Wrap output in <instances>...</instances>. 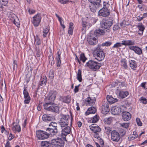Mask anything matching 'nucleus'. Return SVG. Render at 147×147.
Here are the masks:
<instances>
[{"label":"nucleus","instance_id":"f257e3e1","mask_svg":"<svg viewBox=\"0 0 147 147\" xmlns=\"http://www.w3.org/2000/svg\"><path fill=\"white\" fill-rule=\"evenodd\" d=\"M93 53L95 58L99 61L103 60L105 57V53L100 46L95 48Z\"/></svg>","mask_w":147,"mask_h":147},{"label":"nucleus","instance_id":"f03ea898","mask_svg":"<svg viewBox=\"0 0 147 147\" xmlns=\"http://www.w3.org/2000/svg\"><path fill=\"white\" fill-rule=\"evenodd\" d=\"M43 106L44 109L48 111L57 113L59 110L58 107L53 102H47Z\"/></svg>","mask_w":147,"mask_h":147},{"label":"nucleus","instance_id":"7ed1b4c3","mask_svg":"<svg viewBox=\"0 0 147 147\" xmlns=\"http://www.w3.org/2000/svg\"><path fill=\"white\" fill-rule=\"evenodd\" d=\"M85 66L94 71H96L100 68L101 64L95 61L90 60L86 63Z\"/></svg>","mask_w":147,"mask_h":147},{"label":"nucleus","instance_id":"20e7f679","mask_svg":"<svg viewBox=\"0 0 147 147\" xmlns=\"http://www.w3.org/2000/svg\"><path fill=\"white\" fill-rule=\"evenodd\" d=\"M60 117L59 123L62 128L67 125L70 119L69 116L61 114L60 115Z\"/></svg>","mask_w":147,"mask_h":147},{"label":"nucleus","instance_id":"39448f33","mask_svg":"<svg viewBox=\"0 0 147 147\" xmlns=\"http://www.w3.org/2000/svg\"><path fill=\"white\" fill-rule=\"evenodd\" d=\"M64 142L61 138L53 139L51 140V144L53 147H63Z\"/></svg>","mask_w":147,"mask_h":147},{"label":"nucleus","instance_id":"423d86ee","mask_svg":"<svg viewBox=\"0 0 147 147\" xmlns=\"http://www.w3.org/2000/svg\"><path fill=\"white\" fill-rule=\"evenodd\" d=\"M113 23V21L111 19H107L101 24V27L104 29H107L109 30L110 27Z\"/></svg>","mask_w":147,"mask_h":147},{"label":"nucleus","instance_id":"0eeeda50","mask_svg":"<svg viewBox=\"0 0 147 147\" xmlns=\"http://www.w3.org/2000/svg\"><path fill=\"white\" fill-rule=\"evenodd\" d=\"M36 135L37 138L39 140H43L47 138L49 136L47 131L38 130L36 131Z\"/></svg>","mask_w":147,"mask_h":147},{"label":"nucleus","instance_id":"6e6552de","mask_svg":"<svg viewBox=\"0 0 147 147\" xmlns=\"http://www.w3.org/2000/svg\"><path fill=\"white\" fill-rule=\"evenodd\" d=\"M120 137L118 132L116 131H113L111 133V140L113 142H118L120 139Z\"/></svg>","mask_w":147,"mask_h":147},{"label":"nucleus","instance_id":"1a4fd4ad","mask_svg":"<svg viewBox=\"0 0 147 147\" xmlns=\"http://www.w3.org/2000/svg\"><path fill=\"white\" fill-rule=\"evenodd\" d=\"M41 20L40 14L38 13L35 15L32 18V23L35 26H38Z\"/></svg>","mask_w":147,"mask_h":147},{"label":"nucleus","instance_id":"9d476101","mask_svg":"<svg viewBox=\"0 0 147 147\" xmlns=\"http://www.w3.org/2000/svg\"><path fill=\"white\" fill-rule=\"evenodd\" d=\"M71 131V128L67 126L62 129L61 134V138L66 140V136L69 134Z\"/></svg>","mask_w":147,"mask_h":147},{"label":"nucleus","instance_id":"9b49d317","mask_svg":"<svg viewBox=\"0 0 147 147\" xmlns=\"http://www.w3.org/2000/svg\"><path fill=\"white\" fill-rule=\"evenodd\" d=\"M110 14L109 10L107 8L103 7L98 12V14L99 16L102 17H106L108 16Z\"/></svg>","mask_w":147,"mask_h":147},{"label":"nucleus","instance_id":"f8f14e48","mask_svg":"<svg viewBox=\"0 0 147 147\" xmlns=\"http://www.w3.org/2000/svg\"><path fill=\"white\" fill-rule=\"evenodd\" d=\"M56 95V92L55 91H52L49 95L48 97L45 99V100L46 102L50 101V102H53L55 98Z\"/></svg>","mask_w":147,"mask_h":147},{"label":"nucleus","instance_id":"ddd939ff","mask_svg":"<svg viewBox=\"0 0 147 147\" xmlns=\"http://www.w3.org/2000/svg\"><path fill=\"white\" fill-rule=\"evenodd\" d=\"M89 127L90 129L94 133L98 134L101 130V128L96 124H92Z\"/></svg>","mask_w":147,"mask_h":147},{"label":"nucleus","instance_id":"4468645a","mask_svg":"<svg viewBox=\"0 0 147 147\" xmlns=\"http://www.w3.org/2000/svg\"><path fill=\"white\" fill-rule=\"evenodd\" d=\"M23 94L25 100L24 101V103L28 104L29 103L30 100V97L29 96V93L27 91L26 88H24L23 91Z\"/></svg>","mask_w":147,"mask_h":147},{"label":"nucleus","instance_id":"2eb2a0df","mask_svg":"<svg viewBox=\"0 0 147 147\" xmlns=\"http://www.w3.org/2000/svg\"><path fill=\"white\" fill-rule=\"evenodd\" d=\"M87 40L88 42L91 45H96L97 42L96 40V38L90 35H88L87 36Z\"/></svg>","mask_w":147,"mask_h":147},{"label":"nucleus","instance_id":"dca6fc26","mask_svg":"<svg viewBox=\"0 0 147 147\" xmlns=\"http://www.w3.org/2000/svg\"><path fill=\"white\" fill-rule=\"evenodd\" d=\"M122 119L125 121L129 120L131 118L130 114L126 111L123 112L122 113Z\"/></svg>","mask_w":147,"mask_h":147},{"label":"nucleus","instance_id":"f3484780","mask_svg":"<svg viewBox=\"0 0 147 147\" xmlns=\"http://www.w3.org/2000/svg\"><path fill=\"white\" fill-rule=\"evenodd\" d=\"M49 137L50 135L51 136L55 135L58 132L57 129H52L51 127L48 128L46 130Z\"/></svg>","mask_w":147,"mask_h":147},{"label":"nucleus","instance_id":"a211bd4d","mask_svg":"<svg viewBox=\"0 0 147 147\" xmlns=\"http://www.w3.org/2000/svg\"><path fill=\"white\" fill-rule=\"evenodd\" d=\"M112 113L114 115L119 114L121 112V109L119 107L114 106L111 110Z\"/></svg>","mask_w":147,"mask_h":147},{"label":"nucleus","instance_id":"6ab92c4d","mask_svg":"<svg viewBox=\"0 0 147 147\" xmlns=\"http://www.w3.org/2000/svg\"><path fill=\"white\" fill-rule=\"evenodd\" d=\"M130 49L134 51L136 54L140 55L142 53V49L139 47L136 46H130L129 47Z\"/></svg>","mask_w":147,"mask_h":147},{"label":"nucleus","instance_id":"aec40b11","mask_svg":"<svg viewBox=\"0 0 147 147\" xmlns=\"http://www.w3.org/2000/svg\"><path fill=\"white\" fill-rule=\"evenodd\" d=\"M100 5H98L97 4L92 3L89 6L90 10L93 12L94 13L98 10V8Z\"/></svg>","mask_w":147,"mask_h":147},{"label":"nucleus","instance_id":"412c9836","mask_svg":"<svg viewBox=\"0 0 147 147\" xmlns=\"http://www.w3.org/2000/svg\"><path fill=\"white\" fill-rule=\"evenodd\" d=\"M76 60H77L78 61V62L80 64L81 63L80 60L82 61L83 63H84L85 62L86 60L87 59L85 57L84 53H82L80 55V60L77 57V56L76 55Z\"/></svg>","mask_w":147,"mask_h":147},{"label":"nucleus","instance_id":"4be33fe9","mask_svg":"<svg viewBox=\"0 0 147 147\" xmlns=\"http://www.w3.org/2000/svg\"><path fill=\"white\" fill-rule=\"evenodd\" d=\"M42 119L45 122L51 121L53 119V116H51L50 115L45 114L43 115Z\"/></svg>","mask_w":147,"mask_h":147},{"label":"nucleus","instance_id":"5701e85b","mask_svg":"<svg viewBox=\"0 0 147 147\" xmlns=\"http://www.w3.org/2000/svg\"><path fill=\"white\" fill-rule=\"evenodd\" d=\"M47 78L45 76L41 77L39 82V85L45 86L46 84Z\"/></svg>","mask_w":147,"mask_h":147},{"label":"nucleus","instance_id":"b1692460","mask_svg":"<svg viewBox=\"0 0 147 147\" xmlns=\"http://www.w3.org/2000/svg\"><path fill=\"white\" fill-rule=\"evenodd\" d=\"M61 53L60 50L58 51L57 53V55L56 57V59L57 61V66L58 67H59L60 66V65L61 64L60 55L61 54Z\"/></svg>","mask_w":147,"mask_h":147},{"label":"nucleus","instance_id":"393cba45","mask_svg":"<svg viewBox=\"0 0 147 147\" xmlns=\"http://www.w3.org/2000/svg\"><path fill=\"white\" fill-rule=\"evenodd\" d=\"M60 100L64 102L69 103L71 101V97L69 95L64 97H61L60 98Z\"/></svg>","mask_w":147,"mask_h":147},{"label":"nucleus","instance_id":"a878e982","mask_svg":"<svg viewBox=\"0 0 147 147\" xmlns=\"http://www.w3.org/2000/svg\"><path fill=\"white\" fill-rule=\"evenodd\" d=\"M122 45L125 46H129L134 45L135 43L133 40H130L122 41Z\"/></svg>","mask_w":147,"mask_h":147},{"label":"nucleus","instance_id":"bb28decb","mask_svg":"<svg viewBox=\"0 0 147 147\" xmlns=\"http://www.w3.org/2000/svg\"><path fill=\"white\" fill-rule=\"evenodd\" d=\"M107 99L108 102L112 104L117 101L118 100L116 98H114L111 96L108 95L107 97Z\"/></svg>","mask_w":147,"mask_h":147},{"label":"nucleus","instance_id":"cd10ccee","mask_svg":"<svg viewBox=\"0 0 147 147\" xmlns=\"http://www.w3.org/2000/svg\"><path fill=\"white\" fill-rule=\"evenodd\" d=\"M137 27L139 29V31H138V34L140 35H142L145 29L144 26L143 25L142 23L139 24L138 25Z\"/></svg>","mask_w":147,"mask_h":147},{"label":"nucleus","instance_id":"c85d7f7f","mask_svg":"<svg viewBox=\"0 0 147 147\" xmlns=\"http://www.w3.org/2000/svg\"><path fill=\"white\" fill-rule=\"evenodd\" d=\"M96 109L93 107H91L88 109L85 113L86 115H88L90 114L94 113L96 112Z\"/></svg>","mask_w":147,"mask_h":147},{"label":"nucleus","instance_id":"c756f323","mask_svg":"<svg viewBox=\"0 0 147 147\" xmlns=\"http://www.w3.org/2000/svg\"><path fill=\"white\" fill-rule=\"evenodd\" d=\"M94 34L96 36H99L100 35H103L105 34V31L101 29L96 30L94 32Z\"/></svg>","mask_w":147,"mask_h":147},{"label":"nucleus","instance_id":"7c9ffc66","mask_svg":"<svg viewBox=\"0 0 147 147\" xmlns=\"http://www.w3.org/2000/svg\"><path fill=\"white\" fill-rule=\"evenodd\" d=\"M129 65L132 69L133 70H136L137 67V64L135 61L131 60L129 61Z\"/></svg>","mask_w":147,"mask_h":147},{"label":"nucleus","instance_id":"2f4dec72","mask_svg":"<svg viewBox=\"0 0 147 147\" xmlns=\"http://www.w3.org/2000/svg\"><path fill=\"white\" fill-rule=\"evenodd\" d=\"M21 127L20 125L17 124L14 125L12 127V130L13 132L16 133L17 131L20 132L21 131Z\"/></svg>","mask_w":147,"mask_h":147},{"label":"nucleus","instance_id":"473e14b6","mask_svg":"<svg viewBox=\"0 0 147 147\" xmlns=\"http://www.w3.org/2000/svg\"><path fill=\"white\" fill-rule=\"evenodd\" d=\"M51 144L49 142L47 141H42L41 143L42 147H51Z\"/></svg>","mask_w":147,"mask_h":147},{"label":"nucleus","instance_id":"72a5a7b5","mask_svg":"<svg viewBox=\"0 0 147 147\" xmlns=\"http://www.w3.org/2000/svg\"><path fill=\"white\" fill-rule=\"evenodd\" d=\"M86 101L88 103V104L90 105L94 104L95 102V99L94 97H89L88 98Z\"/></svg>","mask_w":147,"mask_h":147},{"label":"nucleus","instance_id":"f704fd0d","mask_svg":"<svg viewBox=\"0 0 147 147\" xmlns=\"http://www.w3.org/2000/svg\"><path fill=\"white\" fill-rule=\"evenodd\" d=\"M129 94L128 92L127 91H121L119 93V96L122 98H124L127 97Z\"/></svg>","mask_w":147,"mask_h":147},{"label":"nucleus","instance_id":"c9c22d12","mask_svg":"<svg viewBox=\"0 0 147 147\" xmlns=\"http://www.w3.org/2000/svg\"><path fill=\"white\" fill-rule=\"evenodd\" d=\"M121 66L124 69H127V61L125 59H122L121 61Z\"/></svg>","mask_w":147,"mask_h":147},{"label":"nucleus","instance_id":"e433bc0d","mask_svg":"<svg viewBox=\"0 0 147 147\" xmlns=\"http://www.w3.org/2000/svg\"><path fill=\"white\" fill-rule=\"evenodd\" d=\"M112 117H110L107 118L105 119L103 121L105 124H109L112 122Z\"/></svg>","mask_w":147,"mask_h":147},{"label":"nucleus","instance_id":"4c0bfd02","mask_svg":"<svg viewBox=\"0 0 147 147\" xmlns=\"http://www.w3.org/2000/svg\"><path fill=\"white\" fill-rule=\"evenodd\" d=\"M99 118V116L97 115H96L93 117L91 118L90 121L92 123H96L98 121Z\"/></svg>","mask_w":147,"mask_h":147},{"label":"nucleus","instance_id":"58836bf2","mask_svg":"<svg viewBox=\"0 0 147 147\" xmlns=\"http://www.w3.org/2000/svg\"><path fill=\"white\" fill-rule=\"evenodd\" d=\"M81 74L82 73L80 69H79L77 74V79L80 82H81L82 80Z\"/></svg>","mask_w":147,"mask_h":147},{"label":"nucleus","instance_id":"ea45409f","mask_svg":"<svg viewBox=\"0 0 147 147\" xmlns=\"http://www.w3.org/2000/svg\"><path fill=\"white\" fill-rule=\"evenodd\" d=\"M49 126L52 129H57V124L54 122H52L49 124Z\"/></svg>","mask_w":147,"mask_h":147},{"label":"nucleus","instance_id":"a19ab883","mask_svg":"<svg viewBox=\"0 0 147 147\" xmlns=\"http://www.w3.org/2000/svg\"><path fill=\"white\" fill-rule=\"evenodd\" d=\"M8 0H0V3L1 5L5 6H8Z\"/></svg>","mask_w":147,"mask_h":147},{"label":"nucleus","instance_id":"79ce46f5","mask_svg":"<svg viewBox=\"0 0 147 147\" xmlns=\"http://www.w3.org/2000/svg\"><path fill=\"white\" fill-rule=\"evenodd\" d=\"M89 1L92 3L97 4L98 5H100L101 0H88Z\"/></svg>","mask_w":147,"mask_h":147},{"label":"nucleus","instance_id":"37998d69","mask_svg":"<svg viewBox=\"0 0 147 147\" xmlns=\"http://www.w3.org/2000/svg\"><path fill=\"white\" fill-rule=\"evenodd\" d=\"M109 110H110L109 108L102 107V113L103 114H106L109 112Z\"/></svg>","mask_w":147,"mask_h":147},{"label":"nucleus","instance_id":"c03bdc74","mask_svg":"<svg viewBox=\"0 0 147 147\" xmlns=\"http://www.w3.org/2000/svg\"><path fill=\"white\" fill-rule=\"evenodd\" d=\"M34 38L35 42L36 43V44L38 45H39L41 43L40 39L37 36L35 37Z\"/></svg>","mask_w":147,"mask_h":147},{"label":"nucleus","instance_id":"a18cd8bd","mask_svg":"<svg viewBox=\"0 0 147 147\" xmlns=\"http://www.w3.org/2000/svg\"><path fill=\"white\" fill-rule=\"evenodd\" d=\"M13 23L18 27L20 26V23L18 19L17 18L14 19L13 20Z\"/></svg>","mask_w":147,"mask_h":147},{"label":"nucleus","instance_id":"49530a36","mask_svg":"<svg viewBox=\"0 0 147 147\" xmlns=\"http://www.w3.org/2000/svg\"><path fill=\"white\" fill-rule=\"evenodd\" d=\"M1 89V90L4 92H5L6 91V87L5 83L4 84H3V83H2Z\"/></svg>","mask_w":147,"mask_h":147},{"label":"nucleus","instance_id":"de8ad7c7","mask_svg":"<svg viewBox=\"0 0 147 147\" xmlns=\"http://www.w3.org/2000/svg\"><path fill=\"white\" fill-rule=\"evenodd\" d=\"M105 132L107 134H109L111 131L112 129L110 127H105Z\"/></svg>","mask_w":147,"mask_h":147},{"label":"nucleus","instance_id":"09e8293b","mask_svg":"<svg viewBox=\"0 0 147 147\" xmlns=\"http://www.w3.org/2000/svg\"><path fill=\"white\" fill-rule=\"evenodd\" d=\"M112 44V42L110 41H107L104 43L102 44V46H109Z\"/></svg>","mask_w":147,"mask_h":147},{"label":"nucleus","instance_id":"8fccbe9b","mask_svg":"<svg viewBox=\"0 0 147 147\" xmlns=\"http://www.w3.org/2000/svg\"><path fill=\"white\" fill-rule=\"evenodd\" d=\"M120 125L122 127L125 128H127L129 127V124L128 123H120Z\"/></svg>","mask_w":147,"mask_h":147},{"label":"nucleus","instance_id":"3c124183","mask_svg":"<svg viewBox=\"0 0 147 147\" xmlns=\"http://www.w3.org/2000/svg\"><path fill=\"white\" fill-rule=\"evenodd\" d=\"M49 32V30L48 28H46L43 30V36L44 37H45L46 36L47 34Z\"/></svg>","mask_w":147,"mask_h":147},{"label":"nucleus","instance_id":"603ef678","mask_svg":"<svg viewBox=\"0 0 147 147\" xmlns=\"http://www.w3.org/2000/svg\"><path fill=\"white\" fill-rule=\"evenodd\" d=\"M122 45V43H121L119 42H117L114 45V46L112 47V48L113 49L117 48L121 46Z\"/></svg>","mask_w":147,"mask_h":147},{"label":"nucleus","instance_id":"864d4df0","mask_svg":"<svg viewBox=\"0 0 147 147\" xmlns=\"http://www.w3.org/2000/svg\"><path fill=\"white\" fill-rule=\"evenodd\" d=\"M140 100L143 104H146L147 103V99L143 97H141Z\"/></svg>","mask_w":147,"mask_h":147},{"label":"nucleus","instance_id":"5fc2aeb1","mask_svg":"<svg viewBox=\"0 0 147 147\" xmlns=\"http://www.w3.org/2000/svg\"><path fill=\"white\" fill-rule=\"evenodd\" d=\"M49 77L50 78L52 79L54 77V74L53 71V70H51L49 74Z\"/></svg>","mask_w":147,"mask_h":147},{"label":"nucleus","instance_id":"6e6d98bb","mask_svg":"<svg viewBox=\"0 0 147 147\" xmlns=\"http://www.w3.org/2000/svg\"><path fill=\"white\" fill-rule=\"evenodd\" d=\"M136 121L138 126H141L142 125V123L139 118H137L136 119Z\"/></svg>","mask_w":147,"mask_h":147},{"label":"nucleus","instance_id":"4d7b16f0","mask_svg":"<svg viewBox=\"0 0 147 147\" xmlns=\"http://www.w3.org/2000/svg\"><path fill=\"white\" fill-rule=\"evenodd\" d=\"M13 69H16L17 68V62L16 61H14L13 64Z\"/></svg>","mask_w":147,"mask_h":147},{"label":"nucleus","instance_id":"13d9d810","mask_svg":"<svg viewBox=\"0 0 147 147\" xmlns=\"http://www.w3.org/2000/svg\"><path fill=\"white\" fill-rule=\"evenodd\" d=\"M102 107L109 108V104L108 102L104 101V102L103 103Z\"/></svg>","mask_w":147,"mask_h":147},{"label":"nucleus","instance_id":"bf43d9fd","mask_svg":"<svg viewBox=\"0 0 147 147\" xmlns=\"http://www.w3.org/2000/svg\"><path fill=\"white\" fill-rule=\"evenodd\" d=\"M73 28L69 27L68 33L69 35H72L73 33Z\"/></svg>","mask_w":147,"mask_h":147},{"label":"nucleus","instance_id":"052dcab7","mask_svg":"<svg viewBox=\"0 0 147 147\" xmlns=\"http://www.w3.org/2000/svg\"><path fill=\"white\" fill-rule=\"evenodd\" d=\"M97 20L94 18H92L91 20V22L92 23H90V26H91L92 24H94L96 23V22L97 21Z\"/></svg>","mask_w":147,"mask_h":147},{"label":"nucleus","instance_id":"680f3d73","mask_svg":"<svg viewBox=\"0 0 147 147\" xmlns=\"http://www.w3.org/2000/svg\"><path fill=\"white\" fill-rule=\"evenodd\" d=\"M36 56L37 57H39L41 55V52L40 50H36Z\"/></svg>","mask_w":147,"mask_h":147},{"label":"nucleus","instance_id":"e2e57ef3","mask_svg":"<svg viewBox=\"0 0 147 147\" xmlns=\"http://www.w3.org/2000/svg\"><path fill=\"white\" fill-rule=\"evenodd\" d=\"M80 85H79L77 86H75V88L74 89V92L75 93L78 92L79 91V87Z\"/></svg>","mask_w":147,"mask_h":147},{"label":"nucleus","instance_id":"0e129e2a","mask_svg":"<svg viewBox=\"0 0 147 147\" xmlns=\"http://www.w3.org/2000/svg\"><path fill=\"white\" fill-rule=\"evenodd\" d=\"M109 4L106 2H104L103 3V6L105 8H107L109 7Z\"/></svg>","mask_w":147,"mask_h":147},{"label":"nucleus","instance_id":"69168bd1","mask_svg":"<svg viewBox=\"0 0 147 147\" xmlns=\"http://www.w3.org/2000/svg\"><path fill=\"white\" fill-rule=\"evenodd\" d=\"M119 28V27L117 25H115L114 26L113 28V29L114 31H115L117 30Z\"/></svg>","mask_w":147,"mask_h":147},{"label":"nucleus","instance_id":"338daca9","mask_svg":"<svg viewBox=\"0 0 147 147\" xmlns=\"http://www.w3.org/2000/svg\"><path fill=\"white\" fill-rule=\"evenodd\" d=\"M99 141V142L100 144L101 145L102 147H104L103 146V145L104 144V142L103 140L101 138H100V139L99 140H98Z\"/></svg>","mask_w":147,"mask_h":147},{"label":"nucleus","instance_id":"774afa93","mask_svg":"<svg viewBox=\"0 0 147 147\" xmlns=\"http://www.w3.org/2000/svg\"><path fill=\"white\" fill-rule=\"evenodd\" d=\"M14 136H13L11 134H10L8 137V139L9 140H12L14 138Z\"/></svg>","mask_w":147,"mask_h":147}]
</instances>
